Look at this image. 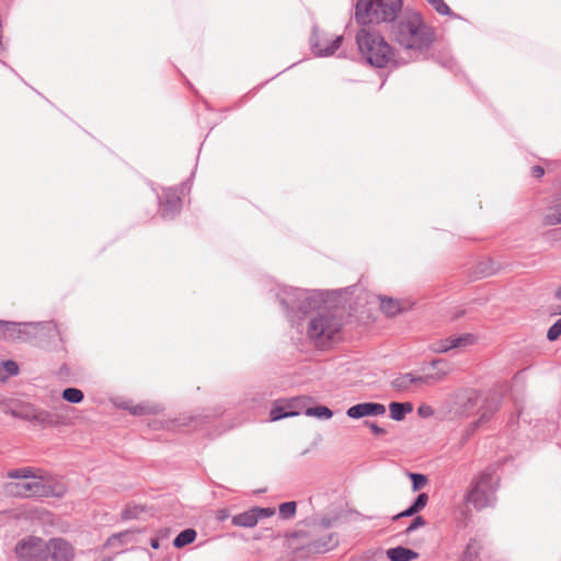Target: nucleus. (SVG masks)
I'll return each instance as SVG.
<instances>
[{"instance_id":"35","label":"nucleus","mask_w":561,"mask_h":561,"mask_svg":"<svg viewBox=\"0 0 561 561\" xmlns=\"http://www.w3.org/2000/svg\"><path fill=\"white\" fill-rule=\"evenodd\" d=\"M561 335V318L558 319L548 330L547 339L549 341H556Z\"/></svg>"},{"instance_id":"55","label":"nucleus","mask_w":561,"mask_h":561,"mask_svg":"<svg viewBox=\"0 0 561 561\" xmlns=\"http://www.w3.org/2000/svg\"><path fill=\"white\" fill-rule=\"evenodd\" d=\"M103 561H112V560H111V559H105V560H103Z\"/></svg>"},{"instance_id":"52","label":"nucleus","mask_w":561,"mask_h":561,"mask_svg":"<svg viewBox=\"0 0 561 561\" xmlns=\"http://www.w3.org/2000/svg\"><path fill=\"white\" fill-rule=\"evenodd\" d=\"M227 517L226 512H220L219 519H225Z\"/></svg>"},{"instance_id":"18","label":"nucleus","mask_w":561,"mask_h":561,"mask_svg":"<svg viewBox=\"0 0 561 561\" xmlns=\"http://www.w3.org/2000/svg\"><path fill=\"white\" fill-rule=\"evenodd\" d=\"M121 407L125 410H128L133 415L157 414L161 411L159 404H131L130 402H124Z\"/></svg>"},{"instance_id":"45","label":"nucleus","mask_w":561,"mask_h":561,"mask_svg":"<svg viewBox=\"0 0 561 561\" xmlns=\"http://www.w3.org/2000/svg\"><path fill=\"white\" fill-rule=\"evenodd\" d=\"M83 392L80 389L72 388V404L80 403L83 400Z\"/></svg>"},{"instance_id":"15","label":"nucleus","mask_w":561,"mask_h":561,"mask_svg":"<svg viewBox=\"0 0 561 561\" xmlns=\"http://www.w3.org/2000/svg\"><path fill=\"white\" fill-rule=\"evenodd\" d=\"M386 413V407L379 402H363L346 410L350 419L359 420L365 416H379Z\"/></svg>"},{"instance_id":"28","label":"nucleus","mask_w":561,"mask_h":561,"mask_svg":"<svg viewBox=\"0 0 561 561\" xmlns=\"http://www.w3.org/2000/svg\"><path fill=\"white\" fill-rule=\"evenodd\" d=\"M297 504L294 501L282 503L278 507L279 516L283 519H290L295 516Z\"/></svg>"},{"instance_id":"48","label":"nucleus","mask_w":561,"mask_h":561,"mask_svg":"<svg viewBox=\"0 0 561 561\" xmlns=\"http://www.w3.org/2000/svg\"><path fill=\"white\" fill-rule=\"evenodd\" d=\"M61 397L65 401L70 402V387L64 389Z\"/></svg>"},{"instance_id":"20","label":"nucleus","mask_w":561,"mask_h":561,"mask_svg":"<svg viewBox=\"0 0 561 561\" xmlns=\"http://www.w3.org/2000/svg\"><path fill=\"white\" fill-rule=\"evenodd\" d=\"M231 523L237 527L252 528L256 526L259 522L253 508H250L243 513L232 516Z\"/></svg>"},{"instance_id":"17","label":"nucleus","mask_w":561,"mask_h":561,"mask_svg":"<svg viewBox=\"0 0 561 561\" xmlns=\"http://www.w3.org/2000/svg\"><path fill=\"white\" fill-rule=\"evenodd\" d=\"M47 545L51 561H70V545L66 539L51 538Z\"/></svg>"},{"instance_id":"10","label":"nucleus","mask_w":561,"mask_h":561,"mask_svg":"<svg viewBox=\"0 0 561 561\" xmlns=\"http://www.w3.org/2000/svg\"><path fill=\"white\" fill-rule=\"evenodd\" d=\"M7 492L12 496L32 497L46 495V488L42 481L37 479L22 480L18 482H9L5 485Z\"/></svg>"},{"instance_id":"51","label":"nucleus","mask_w":561,"mask_h":561,"mask_svg":"<svg viewBox=\"0 0 561 561\" xmlns=\"http://www.w3.org/2000/svg\"><path fill=\"white\" fill-rule=\"evenodd\" d=\"M557 299H561V287L554 294Z\"/></svg>"},{"instance_id":"21","label":"nucleus","mask_w":561,"mask_h":561,"mask_svg":"<svg viewBox=\"0 0 561 561\" xmlns=\"http://www.w3.org/2000/svg\"><path fill=\"white\" fill-rule=\"evenodd\" d=\"M417 383H420L417 380V376H415L411 373H405V374H400L394 379H392L391 387L397 391H407L410 389V387L412 385H417Z\"/></svg>"},{"instance_id":"54","label":"nucleus","mask_w":561,"mask_h":561,"mask_svg":"<svg viewBox=\"0 0 561 561\" xmlns=\"http://www.w3.org/2000/svg\"><path fill=\"white\" fill-rule=\"evenodd\" d=\"M557 313L561 314V307L558 309Z\"/></svg>"},{"instance_id":"27","label":"nucleus","mask_w":561,"mask_h":561,"mask_svg":"<svg viewBox=\"0 0 561 561\" xmlns=\"http://www.w3.org/2000/svg\"><path fill=\"white\" fill-rule=\"evenodd\" d=\"M305 414L307 416H314V417L322 419V420H329L332 417L333 412L325 405H316L312 408H308L305 411Z\"/></svg>"},{"instance_id":"42","label":"nucleus","mask_w":561,"mask_h":561,"mask_svg":"<svg viewBox=\"0 0 561 561\" xmlns=\"http://www.w3.org/2000/svg\"><path fill=\"white\" fill-rule=\"evenodd\" d=\"M334 520H335V518L322 517V518L318 519L317 522H314V526H319V527H322L324 529H328V528H331L333 526Z\"/></svg>"},{"instance_id":"19","label":"nucleus","mask_w":561,"mask_h":561,"mask_svg":"<svg viewBox=\"0 0 561 561\" xmlns=\"http://www.w3.org/2000/svg\"><path fill=\"white\" fill-rule=\"evenodd\" d=\"M387 557L390 561H411L419 557L412 549L399 546L387 550Z\"/></svg>"},{"instance_id":"49","label":"nucleus","mask_w":561,"mask_h":561,"mask_svg":"<svg viewBox=\"0 0 561 561\" xmlns=\"http://www.w3.org/2000/svg\"><path fill=\"white\" fill-rule=\"evenodd\" d=\"M150 546H151V548H153V549H159V547H160L159 539H158V538H152V539L150 540Z\"/></svg>"},{"instance_id":"2","label":"nucleus","mask_w":561,"mask_h":561,"mask_svg":"<svg viewBox=\"0 0 561 561\" xmlns=\"http://www.w3.org/2000/svg\"><path fill=\"white\" fill-rule=\"evenodd\" d=\"M391 39L409 54L422 53L435 41L433 28L425 23L421 13L404 10L389 27Z\"/></svg>"},{"instance_id":"36","label":"nucleus","mask_w":561,"mask_h":561,"mask_svg":"<svg viewBox=\"0 0 561 561\" xmlns=\"http://www.w3.org/2000/svg\"><path fill=\"white\" fill-rule=\"evenodd\" d=\"M14 324L12 321L0 320V337L7 341H13V336H11V330L9 325Z\"/></svg>"},{"instance_id":"43","label":"nucleus","mask_w":561,"mask_h":561,"mask_svg":"<svg viewBox=\"0 0 561 561\" xmlns=\"http://www.w3.org/2000/svg\"><path fill=\"white\" fill-rule=\"evenodd\" d=\"M415 514H416V511L413 508L412 505H410L407 510H404L403 512H401L398 515H396L394 519H399L401 517H411V516H413Z\"/></svg>"},{"instance_id":"9","label":"nucleus","mask_w":561,"mask_h":561,"mask_svg":"<svg viewBox=\"0 0 561 561\" xmlns=\"http://www.w3.org/2000/svg\"><path fill=\"white\" fill-rule=\"evenodd\" d=\"M14 551L19 561H47L49 558L47 541L35 536L21 539Z\"/></svg>"},{"instance_id":"41","label":"nucleus","mask_w":561,"mask_h":561,"mask_svg":"<svg viewBox=\"0 0 561 561\" xmlns=\"http://www.w3.org/2000/svg\"><path fill=\"white\" fill-rule=\"evenodd\" d=\"M312 536L311 533L307 530H297L288 535V538L290 539H297V540H306L309 539Z\"/></svg>"},{"instance_id":"38","label":"nucleus","mask_w":561,"mask_h":561,"mask_svg":"<svg viewBox=\"0 0 561 561\" xmlns=\"http://www.w3.org/2000/svg\"><path fill=\"white\" fill-rule=\"evenodd\" d=\"M427 501H428L427 494L426 493H420L416 496L415 501L411 505L416 511V513H419L420 511H422L426 506Z\"/></svg>"},{"instance_id":"46","label":"nucleus","mask_w":561,"mask_h":561,"mask_svg":"<svg viewBox=\"0 0 561 561\" xmlns=\"http://www.w3.org/2000/svg\"><path fill=\"white\" fill-rule=\"evenodd\" d=\"M531 174L535 176V178H541L543 174H545V170L540 165H535L531 169Z\"/></svg>"},{"instance_id":"7","label":"nucleus","mask_w":561,"mask_h":561,"mask_svg":"<svg viewBox=\"0 0 561 561\" xmlns=\"http://www.w3.org/2000/svg\"><path fill=\"white\" fill-rule=\"evenodd\" d=\"M496 410V404L489 403L488 400L482 402L481 396L473 389H461L457 391L453 398V405L450 413L458 417H466L473 414L476 411L480 413V417L477 423H473V427H477L479 423L488 421Z\"/></svg>"},{"instance_id":"24","label":"nucleus","mask_w":561,"mask_h":561,"mask_svg":"<svg viewBox=\"0 0 561 561\" xmlns=\"http://www.w3.org/2000/svg\"><path fill=\"white\" fill-rule=\"evenodd\" d=\"M380 309L389 317L397 316L403 310L401 302L392 298L379 297Z\"/></svg>"},{"instance_id":"29","label":"nucleus","mask_w":561,"mask_h":561,"mask_svg":"<svg viewBox=\"0 0 561 561\" xmlns=\"http://www.w3.org/2000/svg\"><path fill=\"white\" fill-rule=\"evenodd\" d=\"M8 477L11 479H20V481L27 480L31 478L35 479L33 470L31 468H20L11 470L8 472Z\"/></svg>"},{"instance_id":"30","label":"nucleus","mask_w":561,"mask_h":561,"mask_svg":"<svg viewBox=\"0 0 561 561\" xmlns=\"http://www.w3.org/2000/svg\"><path fill=\"white\" fill-rule=\"evenodd\" d=\"M199 421V416H194V415H183L176 420H173L171 423H172V426L171 427H188L191 426L193 423H198Z\"/></svg>"},{"instance_id":"12","label":"nucleus","mask_w":561,"mask_h":561,"mask_svg":"<svg viewBox=\"0 0 561 561\" xmlns=\"http://www.w3.org/2000/svg\"><path fill=\"white\" fill-rule=\"evenodd\" d=\"M476 341L473 334L465 333L460 335H451L446 339L436 341L431 344L430 350L433 353H447L453 350H461L469 345H472Z\"/></svg>"},{"instance_id":"40","label":"nucleus","mask_w":561,"mask_h":561,"mask_svg":"<svg viewBox=\"0 0 561 561\" xmlns=\"http://www.w3.org/2000/svg\"><path fill=\"white\" fill-rule=\"evenodd\" d=\"M417 414L423 417V419H427L430 416H432L434 414V410L431 405H427V404H421L419 408H417Z\"/></svg>"},{"instance_id":"14","label":"nucleus","mask_w":561,"mask_h":561,"mask_svg":"<svg viewBox=\"0 0 561 561\" xmlns=\"http://www.w3.org/2000/svg\"><path fill=\"white\" fill-rule=\"evenodd\" d=\"M430 367L435 371L425 373L417 376V380L422 385L433 386L443 381L446 376L451 371V364L443 358H436L430 362Z\"/></svg>"},{"instance_id":"25","label":"nucleus","mask_w":561,"mask_h":561,"mask_svg":"<svg viewBox=\"0 0 561 561\" xmlns=\"http://www.w3.org/2000/svg\"><path fill=\"white\" fill-rule=\"evenodd\" d=\"M197 533L193 528H186L182 530L173 540V546L178 549L184 548L185 546L195 541Z\"/></svg>"},{"instance_id":"31","label":"nucleus","mask_w":561,"mask_h":561,"mask_svg":"<svg viewBox=\"0 0 561 561\" xmlns=\"http://www.w3.org/2000/svg\"><path fill=\"white\" fill-rule=\"evenodd\" d=\"M297 414H298V412L285 411V409L283 407H275L271 410L270 419H271V421H278L284 417L294 416Z\"/></svg>"},{"instance_id":"32","label":"nucleus","mask_w":561,"mask_h":561,"mask_svg":"<svg viewBox=\"0 0 561 561\" xmlns=\"http://www.w3.org/2000/svg\"><path fill=\"white\" fill-rule=\"evenodd\" d=\"M409 478L412 481V490L414 492L419 491L420 489H422L427 483L426 476H424L422 473L410 472L409 473Z\"/></svg>"},{"instance_id":"47","label":"nucleus","mask_w":561,"mask_h":561,"mask_svg":"<svg viewBox=\"0 0 561 561\" xmlns=\"http://www.w3.org/2000/svg\"><path fill=\"white\" fill-rule=\"evenodd\" d=\"M479 268V272L482 276H490L495 272V268H493L492 266H485L484 268H482L480 265Z\"/></svg>"},{"instance_id":"13","label":"nucleus","mask_w":561,"mask_h":561,"mask_svg":"<svg viewBox=\"0 0 561 561\" xmlns=\"http://www.w3.org/2000/svg\"><path fill=\"white\" fill-rule=\"evenodd\" d=\"M161 216L164 219H173L182 208V199L178 188L169 187L159 197Z\"/></svg>"},{"instance_id":"3","label":"nucleus","mask_w":561,"mask_h":561,"mask_svg":"<svg viewBox=\"0 0 561 561\" xmlns=\"http://www.w3.org/2000/svg\"><path fill=\"white\" fill-rule=\"evenodd\" d=\"M356 43L362 57L374 67L383 68L390 62L400 64L394 58L392 47L371 26L363 25L356 34Z\"/></svg>"},{"instance_id":"33","label":"nucleus","mask_w":561,"mask_h":561,"mask_svg":"<svg viewBox=\"0 0 561 561\" xmlns=\"http://www.w3.org/2000/svg\"><path fill=\"white\" fill-rule=\"evenodd\" d=\"M0 366L5 371V376L3 378L15 376L19 374V365L16 362H14L12 359L2 360L0 363Z\"/></svg>"},{"instance_id":"1","label":"nucleus","mask_w":561,"mask_h":561,"mask_svg":"<svg viewBox=\"0 0 561 561\" xmlns=\"http://www.w3.org/2000/svg\"><path fill=\"white\" fill-rule=\"evenodd\" d=\"M275 296L291 324L310 316L307 334L317 346L325 347L339 335L343 327L342 316L339 309L325 305L322 293L278 286Z\"/></svg>"},{"instance_id":"53","label":"nucleus","mask_w":561,"mask_h":561,"mask_svg":"<svg viewBox=\"0 0 561 561\" xmlns=\"http://www.w3.org/2000/svg\"><path fill=\"white\" fill-rule=\"evenodd\" d=\"M66 368H67V366H66V364H64V365H62V367L60 368V374H61V373H62V370H64V369H66Z\"/></svg>"},{"instance_id":"44","label":"nucleus","mask_w":561,"mask_h":561,"mask_svg":"<svg viewBox=\"0 0 561 561\" xmlns=\"http://www.w3.org/2000/svg\"><path fill=\"white\" fill-rule=\"evenodd\" d=\"M365 424L367 426H369V428L371 430V432L375 434V435H383L386 433V430L380 427L379 425H377L376 423H369V422H365Z\"/></svg>"},{"instance_id":"23","label":"nucleus","mask_w":561,"mask_h":561,"mask_svg":"<svg viewBox=\"0 0 561 561\" xmlns=\"http://www.w3.org/2000/svg\"><path fill=\"white\" fill-rule=\"evenodd\" d=\"M482 549L480 541L477 538H470L460 561H479V554Z\"/></svg>"},{"instance_id":"50","label":"nucleus","mask_w":561,"mask_h":561,"mask_svg":"<svg viewBox=\"0 0 561 561\" xmlns=\"http://www.w3.org/2000/svg\"><path fill=\"white\" fill-rule=\"evenodd\" d=\"M123 517H124V518H133V517H134V515H133V514H130V512H129L128 510H125V511H124V513H123Z\"/></svg>"},{"instance_id":"8","label":"nucleus","mask_w":561,"mask_h":561,"mask_svg":"<svg viewBox=\"0 0 561 561\" xmlns=\"http://www.w3.org/2000/svg\"><path fill=\"white\" fill-rule=\"evenodd\" d=\"M0 410L14 417L44 425H67L69 422L68 411L66 408L62 412L49 413L44 410H39L30 403H21L10 400L0 402Z\"/></svg>"},{"instance_id":"37","label":"nucleus","mask_w":561,"mask_h":561,"mask_svg":"<svg viewBox=\"0 0 561 561\" xmlns=\"http://www.w3.org/2000/svg\"><path fill=\"white\" fill-rule=\"evenodd\" d=\"M252 508H253V512L255 513V516L257 517V522L260 519L271 517L275 514V508H273V507L254 506Z\"/></svg>"},{"instance_id":"4","label":"nucleus","mask_w":561,"mask_h":561,"mask_svg":"<svg viewBox=\"0 0 561 561\" xmlns=\"http://www.w3.org/2000/svg\"><path fill=\"white\" fill-rule=\"evenodd\" d=\"M404 12L403 0H357L355 20L360 25L389 24Z\"/></svg>"},{"instance_id":"22","label":"nucleus","mask_w":561,"mask_h":561,"mask_svg":"<svg viewBox=\"0 0 561 561\" xmlns=\"http://www.w3.org/2000/svg\"><path fill=\"white\" fill-rule=\"evenodd\" d=\"M389 410L392 420L402 421L408 413L413 411V405L411 402H391Z\"/></svg>"},{"instance_id":"34","label":"nucleus","mask_w":561,"mask_h":561,"mask_svg":"<svg viewBox=\"0 0 561 561\" xmlns=\"http://www.w3.org/2000/svg\"><path fill=\"white\" fill-rule=\"evenodd\" d=\"M437 13L442 15H450L453 12L444 0H426Z\"/></svg>"},{"instance_id":"5","label":"nucleus","mask_w":561,"mask_h":561,"mask_svg":"<svg viewBox=\"0 0 561 561\" xmlns=\"http://www.w3.org/2000/svg\"><path fill=\"white\" fill-rule=\"evenodd\" d=\"M500 478L491 467L485 468L476 477L469 491L465 495V501L471 504L476 510L481 511L488 507H494L497 501L496 491Z\"/></svg>"},{"instance_id":"26","label":"nucleus","mask_w":561,"mask_h":561,"mask_svg":"<svg viewBox=\"0 0 561 561\" xmlns=\"http://www.w3.org/2000/svg\"><path fill=\"white\" fill-rule=\"evenodd\" d=\"M543 221L546 225L556 226L561 224V203L554 204L549 207Z\"/></svg>"},{"instance_id":"6","label":"nucleus","mask_w":561,"mask_h":561,"mask_svg":"<svg viewBox=\"0 0 561 561\" xmlns=\"http://www.w3.org/2000/svg\"><path fill=\"white\" fill-rule=\"evenodd\" d=\"M9 327L12 328V342L32 343L44 348L59 337V330L53 321L14 322Z\"/></svg>"},{"instance_id":"11","label":"nucleus","mask_w":561,"mask_h":561,"mask_svg":"<svg viewBox=\"0 0 561 561\" xmlns=\"http://www.w3.org/2000/svg\"><path fill=\"white\" fill-rule=\"evenodd\" d=\"M343 36L339 35L334 38H328L321 36L314 28L310 37V46L312 53L317 57H329L332 56L342 45Z\"/></svg>"},{"instance_id":"16","label":"nucleus","mask_w":561,"mask_h":561,"mask_svg":"<svg viewBox=\"0 0 561 561\" xmlns=\"http://www.w3.org/2000/svg\"><path fill=\"white\" fill-rule=\"evenodd\" d=\"M337 545V538L333 533H331L309 541L307 545L301 546L300 549H307L309 553L322 554L333 550Z\"/></svg>"},{"instance_id":"39","label":"nucleus","mask_w":561,"mask_h":561,"mask_svg":"<svg viewBox=\"0 0 561 561\" xmlns=\"http://www.w3.org/2000/svg\"><path fill=\"white\" fill-rule=\"evenodd\" d=\"M425 525V519L422 516H416L411 524L407 527L405 533L411 534L420 527Z\"/></svg>"}]
</instances>
